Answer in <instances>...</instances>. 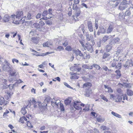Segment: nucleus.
Returning a JSON list of instances; mask_svg holds the SVG:
<instances>
[{
  "label": "nucleus",
  "mask_w": 133,
  "mask_h": 133,
  "mask_svg": "<svg viewBox=\"0 0 133 133\" xmlns=\"http://www.w3.org/2000/svg\"><path fill=\"white\" fill-rule=\"evenodd\" d=\"M12 20H13V21L12 22V23L16 24H18L19 23L18 21L15 20V19H12Z\"/></svg>",
  "instance_id": "nucleus-57"
},
{
  "label": "nucleus",
  "mask_w": 133,
  "mask_h": 133,
  "mask_svg": "<svg viewBox=\"0 0 133 133\" xmlns=\"http://www.w3.org/2000/svg\"><path fill=\"white\" fill-rule=\"evenodd\" d=\"M131 60H130L127 61L126 62L125 65H124V66L127 67L128 66H130L131 65Z\"/></svg>",
  "instance_id": "nucleus-32"
},
{
  "label": "nucleus",
  "mask_w": 133,
  "mask_h": 133,
  "mask_svg": "<svg viewBox=\"0 0 133 133\" xmlns=\"http://www.w3.org/2000/svg\"><path fill=\"white\" fill-rule=\"evenodd\" d=\"M64 85L66 86L68 88H70V89H73V88H72L70 87L68 83H67L66 82H64Z\"/></svg>",
  "instance_id": "nucleus-48"
},
{
  "label": "nucleus",
  "mask_w": 133,
  "mask_h": 133,
  "mask_svg": "<svg viewBox=\"0 0 133 133\" xmlns=\"http://www.w3.org/2000/svg\"><path fill=\"white\" fill-rule=\"evenodd\" d=\"M31 41L34 43L37 44L38 42V40L35 37H32L31 38Z\"/></svg>",
  "instance_id": "nucleus-34"
},
{
  "label": "nucleus",
  "mask_w": 133,
  "mask_h": 133,
  "mask_svg": "<svg viewBox=\"0 0 133 133\" xmlns=\"http://www.w3.org/2000/svg\"><path fill=\"white\" fill-rule=\"evenodd\" d=\"M92 65H93L94 67L98 70H99L101 68V67L99 65L95 64H93Z\"/></svg>",
  "instance_id": "nucleus-42"
},
{
  "label": "nucleus",
  "mask_w": 133,
  "mask_h": 133,
  "mask_svg": "<svg viewBox=\"0 0 133 133\" xmlns=\"http://www.w3.org/2000/svg\"><path fill=\"white\" fill-rule=\"evenodd\" d=\"M93 65L89 66V65L83 64L82 65V67L85 69H90L92 68Z\"/></svg>",
  "instance_id": "nucleus-20"
},
{
  "label": "nucleus",
  "mask_w": 133,
  "mask_h": 133,
  "mask_svg": "<svg viewBox=\"0 0 133 133\" xmlns=\"http://www.w3.org/2000/svg\"><path fill=\"white\" fill-rule=\"evenodd\" d=\"M127 94L129 96H132L133 95V91L130 89H127Z\"/></svg>",
  "instance_id": "nucleus-28"
},
{
  "label": "nucleus",
  "mask_w": 133,
  "mask_h": 133,
  "mask_svg": "<svg viewBox=\"0 0 133 133\" xmlns=\"http://www.w3.org/2000/svg\"><path fill=\"white\" fill-rule=\"evenodd\" d=\"M73 52L75 54L76 56H79L80 57L83 56V55L81 51L78 49H75L72 50Z\"/></svg>",
  "instance_id": "nucleus-7"
},
{
  "label": "nucleus",
  "mask_w": 133,
  "mask_h": 133,
  "mask_svg": "<svg viewBox=\"0 0 133 133\" xmlns=\"http://www.w3.org/2000/svg\"><path fill=\"white\" fill-rule=\"evenodd\" d=\"M115 44H117L119 42V39L118 38H116L113 39Z\"/></svg>",
  "instance_id": "nucleus-41"
},
{
  "label": "nucleus",
  "mask_w": 133,
  "mask_h": 133,
  "mask_svg": "<svg viewBox=\"0 0 133 133\" xmlns=\"http://www.w3.org/2000/svg\"><path fill=\"white\" fill-rule=\"evenodd\" d=\"M101 97L102 99H103L104 101L108 102V99L104 96L103 95L101 96Z\"/></svg>",
  "instance_id": "nucleus-54"
},
{
  "label": "nucleus",
  "mask_w": 133,
  "mask_h": 133,
  "mask_svg": "<svg viewBox=\"0 0 133 133\" xmlns=\"http://www.w3.org/2000/svg\"><path fill=\"white\" fill-rule=\"evenodd\" d=\"M122 85L124 87H125L127 88H130L131 87V85H130V84L128 83H124Z\"/></svg>",
  "instance_id": "nucleus-35"
},
{
  "label": "nucleus",
  "mask_w": 133,
  "mask_h": 133,
  "mask_svg": "<svg viewBox=\"0 0 133 133\" xmlns=\"http://www.w3.org/2000/svg\"><path fill=\"white\" fill-rule=\"evenodd\" d=\"M27 19H30L31 18V15L30 14L28 13L26 17Z\"/></svg>",
  "instance_id": "nucleus-49"
},
{
  "label": "nucleus",
  "mask_w": 133,
  "mask_h": 133,
  "mask_svg": "<svg viewBox=\"0 0 133 133\" xmlns=\"http://www.w3.org/2000/svg\"><path fill=\"white\" fill-rule=\"evenodd\" d=\"M9 63H8L6 65H3L2 68V69L4 71H7L8 72L12 70V69L9 65Z\"/></svg>",
  "instance_id": "nucleus-6"
},
{
  "label": "nucleus",
  "mask_w": 133,
  "mask_h": 133,
  "mask_svg": "<svg viewBox=\"0 0 133 133\" xmlns=\"http://www.w3.org/2000/svg\"><path fill=\"white\" fill-rule=\"evenodd\" d=\"M52 17V16H49L48 17H43L42 18H41L40 20H41L42 19H43L44 20H46L48 18V19H50V18H51Z\"/></svg>",
  "instance_id": "nucleus-43"
},
{
  "label": "nucleus",
  "mask_w": 133,
  "mask_h": 133,
  "mask_svg": "<svg viewBox=\"0 0 133 133\" xmlns=\"http://www.w3.org/2000/svg\"><path fill=\"white\" fill-rule=\"evenodd\" d=\"M109 44L110 45L113 46L115 44L114 40L112 39L111 41L110 42Z\"/></svg>",
  "instance_id": "nucleus-56"
},
{
  "label": "nucleus",
  "mask_w": 133,
  "mask_h": 133,
  "mask_svg": "<svg viewBox=\"0 0 133 133\" xmlns=\"http://www.w3.org/2000/svg\"><path fill=\"white\" fill-rule=\"evenodd\" d=\"M32 100L31 101V102L33 104H37V102L33 98H32Z\"/></svg>",
  "instance_id": "nucleus-61"
},
{
  "label": "nucleus",
  "mask_w": 133,
  "mask_h": 133,
  "mask_svg": "<svg viewBox=\"0 0 133 133\" xmlns=\"http://www.w3.org/2000/svg\"><path fill=\"white\" fill-rule=\"evenodd\" d=\"M125 15H124V14L122 13H120L119 14V18L120 20H123L124 18Z\"/></svg>",
  "instance_id": "nucleus-27"
},
{
  "label": "nucleus",
  "mask_w": 133,
  "mask_h": 133,
  "mask_svg": "<svg viewBox=\"0 0 133 133\" xmlns=\"http://www.w3.org/2000/svg\"><path fill=\"white\" fill-rule=\"evenodd\" d=\"M9 112V111L8 110H6L5 112H4L3 114V116L5 117L6 116L7 114Z\"/></svg>",
  "instance_id": "nucleus-58"
},
{
  "label": "nucleus",
  "mask_w": 133,
  "mask_h": 133,
  "mask_svg": "<svg viewBox=\"0 0 133 133\" xmlns=\"http://www.w3.org/2000/svg\"><path fill=\"white\" fill-rule=\"evenodd\" d=\"M113 29V27L111 25H110L107 29V33H110L111 32Z\"/></svg>",
  "instance_id": "nucleus-26"
},
{
  "label": "nucleus",
  "mask_w": 133,
  "mask_h": 133,
  "mask_svg": "<svg viewBox=\"0 0 133 133\" xmlns=\"http://www.w3.org/2000/svg\"><path fill=\"white\" fill-rule=\"evenodd\" d=\"M76 4H73L72 9L74 10L75 12H76V15H78L79 14L81 13V11L80 8L77 6Z\"/></svg>",
  "instance_id": "nucleus-3"
},
{
  "label": "nucleus",
  "mask_w": 133,
  "mask_h": 133,
  "mask_svg": "<svg viewBox=\"0 0 133 133\" xmlns=\"http://www.w3.org/2000/svg\"><path fill=\"white\" fill-rule=\"evenodd\" d=\"M116 73V77L117 79L119 78L121 76V71L119 70H116L115 72Z\"/></svg>",
  "instance_id": "nucleus-25"
},
{
  "label": "nucleus",
  "mask_w": 133,
  "mask_h": 133,
  "mask_svg": "<svg viewBox=\"0 0 133 133\" xmlns=\"http://www.w3.org/2000/svg\"><path fill=\"white\" fill-rule=\"evenodd\" d=\"M85 50H87L90 53H92L93 51V50L91 44H90L89 43H87L85 46L84 48Z\"/></svg>",
  "instance_id": "nucleus-2"
},
{
  "label": "nucleus",
  "mask_w": 133,
  "mask_h": 133,
  "mask_svg": "<svg viewBox=\"0 0 133 133\" xmlns=\"http://www.w3.org/2000/svg\"><path fill=\"white\" fill-rule=\"evenodd\" d=\"M65 50L67 51H71L72 50V48L70 46H67L65 48Z\"/></svg>",
  "instance_id": "nucleus-45"
},
{
  "label": "nucleus",
  "mask_w": 133,
  "mask_h": 133,
  "mask_svg": "<svg viewBox=\"0 0 133 133\" xmlns=\"http://www.w3.org/2000/svg\"><path fill=\"white\" fill-rule=\"evenodd\" d=\"M123 100H124L125 99H126V100H128V97L127 96L126 94H124V95H123Z\"/></svg>",
  "instance_id": "nucleus-59"
},
{
  "label": "nucleus",
  "mask_w": 133,
  "mask_h": 133,
  "mask_svg": "<svg viewBox=\"0 0 133 133\" xmlns=\"http://www.w3.org/2000/svg\"><path fill=\"white\" fill-rule=\"evenodd\" d=\"M16 85V83H15L12 85L9 84L8 85V87L9 88V89L11 90L14 88V87Z\"/></svg>",
  "instance_id": "nucleus-37"
},
{
  "label": "nucleus",
  "mask_w": 133,
  "mask_h": 133,
  "mask_svg": "<svg viewBox=\"0 0 133 133\" xmlns=\"http://www.w3.org/2000/svg\"><path fill=\"white\" fill-rule=\"evenodd\" d=\"M9 72H10V75L12 76L16 77L18 76V72L15 70L12 69Z\"/></svg>",
  "instance_id": "nucleus-5"
},
{
  "label": "nucleus",
  "mask_w": 133,
  "mask_h": 133,
  "mask_svg": "<svg viewBox=\"0 0 133 133\" xmlns=\"http://www.w3.org/2000/svg\"><path fill=\"white\" fill-rule=\"evenodd\" d=\"M110 98L111 99H115L116 98V97L115 96H114V95L112 94H110Z\"/></svg>",
  "instance_id": "nucleus-55"
},
{
  "label": "nucleus",
  "mask_w": 133,
  "mask_h": 133,
  "mask_svg": "<svg viewBox=\"0 0 133 133\" xmlns=\"http://www.w3.org/2000/svg\"><path fill=\"white\" fill-rule=\"evenodd\" d=\"M5 101L4 98L3 97H1L0 98V104L1 105L4 104Z\"/></svg>",
  "instance_id": "nucleus-38"
},
{
  "label": "nucleus",
  "mask_w": 133,
  "mask_h": 133,
  "mask_svg": "<svg viewBox=\"0 0 133 133\" xmlns=\"http://www.w3.org/2000/svg\"><path fill=\"white\" fill-rule=\"evenodd\" d=\"M103 59H105L106 60H108L111 58L110 54L108 53H105L102 57Z\"/></svg>",
  "instance_id": "nucleus-9"
},
{
  "label": "nucleus",
  "mask_w": 133,
  "mask_h": 133,
  "mask_svg": "<svg viewBox=\"0 0 133 133\" xmlns=\"http://www.w3.org/2000/svg\"><path fill=\"white\" fill-rule=\"evenodd\" d=\"M111 49V46L109 45H107L105 48L106 51L109 52Z\"/></svg>",
  "instance_id": "nucleus-33"
},
{
  "label": "nucleus",
  "mask_w": 133,
  "mask_h": 133,
  "mask_svg": "<svg viewBox=\"0 0 133 133\" xmlns=\"http://www.w3.org/2000/svg\"><path fill=\"white\" fill-rule=\"evenodd\" d=\"M2 82L4 84L6 85H7V81L5 79H3L2 80Z\"/></svg>",
  "instance_id": "nucleus-52"
},
{
  "label": "nucleus",
  "mask_w": 133,
  "mask_h": 133,
  "mask_svg": "<svg viewBox=\"0 0 133 133\" xmlns=\"http://www.w3.org/2000/svg\"><path fill=\"white\" fill-rule=\"evenodd\" d=\"M51 99L49 97H47L45 99V101H46L47 103H49L51 101Z\"/></svg>",
  "instance_id": "nucleus-44"
},
{
  "label": "nucleus",
  "mask_w": 133,
  "mask_h": 133,
  "mask_svg": "<svg viewBox=\"0 0 133 133\" xmlns=\"http://www.w3.org/2000/svg\"><path fill=\"white\" fill-rule=\"evenodd\" d=\"M81 13H80L78 15L76 14V12H75V14L73 16V19L75 21H77L78 20V17H79Z\"/></svg>",
  "instance_id": "nucleus-22"
},
{
  "label": "nucleus",
  "mask_w": 133,
  "mask_h": 133,
  "mask_svg": "<svg viewBox=\"0 0 133 133\" xmlns=\"http://www.w3.org/2000/svg\"><path fill=\"white\" fill-rule=\"evenodd\" d=\"M104 87L105 88V89H106L105 90V91L106 92H113V90L110 87L107 86H106L105 85H104Z\"/></svg>",
  "instance_id": "nucleus-15"
},
{
  "label": "nucleus",
  "mask_w": 133,
  "mask_h": 133,
  "mask_svg": "<svg viewBox=\"0 0 133 133\" xmlns=\"http://www.w3.org/2000/svg\"><path fill=\"white\" fill-rule=\"evenodd\" d=\"M71 101V98H69L65 100L64 103L66 105H67L70 104Z\"/></svg>",
  "instance_id": "nucleus-24"
},
{
  "label": "nucleus",
  "mask_w": 133,
  "mask_h": 133,
  "mask_svg": "<svg viewBox=\"0 0 133 133\" xmlns=\"http://www.w3.org/2000/svg\"><path fill=\"white\" fill-rule=\"evenodd\" d=\"M48 11H43L42 14V15L43 16H45L47 15L48 14Z\"/></svg>",
  "instance_id": "nucleus-51"
},
{
  "label": "nucleus",
  "mask_w": 133,
  "mask_h": 133,
  "mask_svg": "<svg viewBox=\"0 0 133 133\" xmlns=\"http://www.w3.org/2000/svg\"><path fill=\"white\" fill-rule=\"evenodd\" d=\"M106 29L103 27H101L99 29L97 32V34L98 35H100V33L104 34L105 32Z\"/></svg>",
  "instance_id": "nucleus-11"
},
{
  "label": "nucleus",
  "mask_w": 133,
  "mask_h": 133,
  "mask_svg": "<svg viewBox=\"0 0 133 133\" xmlns=\"http://www.w3.org/2000/svg\"><path fill=\"white\" fill-rule=\"evenodd\" d=\"M88 26L89 31L90 32H92L93 31L92 25L91 22L89 21L87 22Z\"/></svg>",
  "instance_id": "nucleus-12"
},
{
  "label": "nucleus",
  "mask_w": 133,
  "mask_h": 133,
  "mask_svg": "<svg viewBox=\"0 0 133 133\" xmlns=\"http://www.w3.org/2000/svg\"><path fill=\"white\" fill-rule=\"evenodd\" d=\"M74 4H78L79 2V0H74Z\"/></svg>",
  "instance_id": "nucleus-62"
},
{
  "label": "nucleus",
  "mask_w": 133,
  "mask_h": 133,
  "mask_svg": "<svg viewBox=\"0 0 133 133\" xmlns=\"http://www.w3.org/2000/svg\"><path fill=\"white\" fill-rule=\"evenodd\" d=\"M111 114L112 115L116 117L120 118H122L121 115L114 111H112L111 112Z\"/></svg>",
  "instance_id": "nucleus-23"
},
{
  "label": "nucleus",
  "mask_w": 133,
  "mask_h": 133,
  "mask_svg": "<svg viewBox=\"0 0 133 133\" xmlns=\"http://www.w3.org/2000/svg\"><path fill=\"white\" fill-rule=\"evenodd\" d=\"M58 101L57 100L56 101H53V99L52 100V101H51V104L52 105H56L57 106H58Z\"/></svg>",
  "instance_id": "nucleus-36"
},
{
  "label": "nucleus",
  "mask_w": 133,
  "mask_h": 133,
  "mask_svg": "<svg viewBox=\"0 0 133 133\" xmlns=\"http://www.w3.org/2000/svg\"><path fill=\"white\" fill-rule=\"evenodd\" d=\"M79 102L78 101H75L74 103V104H73V107L75 108L77 110H81L82 109L79 106L77 103H78Z\"/></svg>",
  "instance_id": "nucleus-10"
},
{
  "label": "nucleus",
  "mask_w": 133,
  "mask_h": 133,
  "mask_svg": "<svg viewBox=\"0 0 133 133\" xmlns=\"http://www.w3.org/2000/svg\"><path fill=\"white\" fill-rule=\"evenodd\" d=\"M23 13L22 11H19L16 13V18H19L22 16Z\"/></svg>",
  "instance_id": "nucleus-16"
},
{
  "label": "nucleus",
  "mask_w": 133,
  "mask_h": 133,
  "mask_svg": "<svg viewBox=\"0 0 133 133\" xmlns=\"http://www.w3.org/2000/svg\"><path fill=\"white\" fill-rule=\"evenodd\" d=\"M52 45V43L51 42L47 41L46 42L44 43L43 44V46L44 47H49Z\"/></svg>",
  "instance_id": "nucleus-14"
},
{
  "label": "nucleus",
  "mask_w": 133,
  "mask_h": 133,
  "mask_svg": "<svg viewBox=\"0 0 133 133\" xmlns=\"http://www.w3.org/2000/svg\"><path fill=\"white\" fill-rule=\"evenodd\" d=\"M59 103L60 104V109L62 111H63L64 110V108L63 105V104L61 103V102L58 101V103Z\"/></svg>",
  "instance_id": "nucleus-29"
},
{
  "label": "nucleus",
  "mask_w": 133,
  "mask_h": 133,
  "mask_svg": "<svg viewBox=\"0 0 133 133\" xmlns=\"http://www.w3.org/2000/svg\"><path fill=\"white\" fill-rule=\"evenodd\" d=\"M94 133H99V131H98L97 129H94Z\"/></svg>",
  "instance_id": "nucleus-64"
},
{
  "label": "nucleus",
  "mask_w": 133,
  "mask_h": 133,
  "mask_svg": "<svg viewBox=\"0 0 133 133\" xmlns=\"http://www.w3.org/2000/svg\"><path fill=\"white\" fill-rule=\"evenodd\" d=\"M132 10L131 9H130L129 8L126 11L125 13V16H129L131 14V11Z\"/></svg>",
  "instance_id": "nucleus-19"
},
{
  "label": "nucleus",
  "mask_w": 133,
  "mask_h": 133,
  "mask_svg": "<svg viewBox=\"0 0 133 133\" xmlns=\"http://www.w3.org/2000/svg\"><path fill=\"white\" fill-rule=\"evenodd\" d=\"M10 19L9 16L8 15H5L3 18L2 21L4 23H8L9 22Z\"/></svg>",
  "instance_id": "nucleus-8"
},
{
  "label": "nucleus",
  "mask_w": 133,
  "mask_h": 133,
  "mask_svg": "<svg viewBox=\"0 0 133 133\" xmlns=\"http://www.w3.org/2000/svg\"><path fill=\"white\" fill-rule=\"evenodd\" d=\"M31 50L32 52H34V54H33L34 55H36L37 56L38 55H37V54L38 53L36 51H35L34 50H32V49H31Z\"/></svg>",
  "instance_id": "nucleus-60"
},
{
  "label": "nucleus",
  "mask_w": 133,
  "mask_h": 133,
  "mask_svg": "<svg viewBox=\"0 0 133 133\" xmlns=\"http://www.w3.org/2000/svg\"><path fill=\"white\" fill-rule=\"evenodd\" d=\"M24 118L23 117H20L19 120V122H21L22 123H24Z\"/></svg>",
  "instance_id": "nucleus-47"
},
{
  "label": "nucleus",
  "mask_w": 133,
  "mask_h": 133,
  "mask_svg": "<svg viewBox=\"0 0 133 133\" xmlns=\"http://www.w3.org/2000/svg\"><path fill=\"white\" fill-rule=\"evenodd\" d=\"M91 85H92L91 83L87 82L83 84V88H89L91 87Z\"/></svg>",
  "instance_id": "nucleus-18"
},
{
  "label": "nucleus",
  "mask_w": 133,
  "mask_h": 133,
  "mask_svg": "<svg viewBox=\"0 0 133 133\" xmlns=\"http://www.w3.org/2000/svg\"><path fill=\"white\" fill-rule=\"evenodd\" d=\"M127 7V5L125 2V1H124L122 2L119 6V9L120 10H123Z\"/></svg>",
  "instance_id": "nucleus-4"
},
{
  "label": "nucleus",
  "mask_w": 133,
  "mask_h": 133,
  "mask_svg": "<svg viewBox=\"0 0 133 133\" xmlns=\"http://www.w3.org/2000/svg\"><path fill=\"white\" fill-rule=\"evenodd\" d=\"M79 28H81L84 34H85L86 37V39L88 41H90L92 43L93 45L95 43L94 40L93 36L91 34H89L88 32H84V24H82L79 27Z\"/></svg>",
  "instance_id": "nucleus-1"
},
{
  "label": "nucleus",
  "mask_w": 133,
  "mask_h": 133,
  "mask_svg": "<svg viewBox=\"0 0 133 133\" xmlns=\"http://www.w3.org/2000/svg\"><path fill=\"white\" fill-rule=\"evenodd\" d=\"M45 23L48 25H51L52 24V22L51 21H49L48 20H46L45 22Z\"/></svg>",
  "instance_id": "nucleus-50"
},
{
  "label": "nucleus",
  "mask_w": 133,
  "mask_h": 133,
  "mask_svg": "<svg viewBox=\"0 0 133 133\" xmlns=\"http://www.w3.org/2000/svg\"><path fill=\"white\" fill-rule=\"evenodd\" d=\"M117 65L116 64L115 66V68L118 70H119L121 68L122 64L120 63H119L118 62L117 63Z\"/></svg>",
  "instance_id": "nucleus-31"
},
{
  "label": "nucleus",
  "mask_w": 133,
  "mask_h": 133,
  "mask_svg": "<svg viewBox=\"0 0 133 133\" xmlns=\"http://www.w3.org/2000/svg\"><path fill=\"white\" fill-rule=\"evenodd\" d=\"M101 128L103 130H106L108 129L106 126L104 125H102L101 127Z\"/></svg>",
  "instance_id": "nucleus-46"
},
{
  "label": "nucleus",
  "mask_w": 133,
  "mask_h": 133,
  "mask_svg": "<svg viewBox=\"0 0 133 133\" xmlns=\"http://www.w3.org/2000/svg\"><path fill=\"white\" fill-rule=\"evenodd\" d=\"M37 104L39 107H41L42 106V103L40 101L38 102L37 103Z\"/></svg>",
  "instance_id": "nucleus-63"
},
{
  "label": "nucleus",
  "mask_w": 133,
  "mask_h": 133,
  "mask_svg": "<svg viewBox=\"0 0 133 133\" xmlns=\"http://www.w3.org/2000/svg\"><path fill=\"white\" fill-rule=\"evenodd\" d=\"M79 74L77 73H72L71 75H73L72 76H71L70 78L71 79H77L78 78V76H77L78 75H79Z\"/></svg>",
  "instance_id": "nucleus-17"
},
{
  "label": "nucleus",
  "mask_w": 133,
  "mask_h": 133,
  "mask_svg": "<svg viewBox=\"0 0 133 133\" xmlns=\"http://www.w3.org/2000/svg\"><path fill=\"white\" fill-rule=\"evenodd\" d=\"M118 62V60L115 59H114L113 61H111L110 62L111 66L112 67H115Z\"/></svg>",
  "instance_id": "nucleus-13"
},
{
  "label": "nucleus",
  "mask_w": 133,
  "mask_h": 133,
  "mask_svg": "<svg viewBox=\"0 0 133 133\" xmlns=\"http://www.w3.org/2000/svg\"><path fill=\"white\" fill-rule=\"evenodd\" d=\"M109 39V36L107 35L104 36L103 38L102 41L104 42L107 41Z\"/></svg>",
  "instance_id": "nucleus-30"
},
{
  "label": "nucleus",
  "mask_w": 133,
  "mask_h": 133,
  "mask_svg": "<svg viewBox=\"0 0 133 133\" xmlns=\"http://www.w3.org/2000/svg\"><path fill=\"white\" fill-rule=\"evenodd\" d=\"M45 24V23L42 21H40L39 23V25L41 26H43Z\"/></svg>",
  "instance_id": "nucleus-53"
},
{
  "label": "nucleus",
  "mask_w": 133,
  "mask_h": 133,
  "mask_svg": "<svg viewBox=\"0 0 133 133\" xmlns=\"http://www.w3.org/2000/svg\"><path fill=\"white\" fill-rule=\"evenodd\" d=\"M97 121L98 122H103L104 121V119H102L101 117H99L96 118Z\"/></svg>",
  "instance_id": "nucleus-40"
},
{
  "label": "nucleus",
  "mask_w": 133,
  "mask_h": 133,
  "mask_svg": "<svg viewBox=\"0 0 133 133\" xmlns=\"http://www.w3.org/2000/svg\"><path fill=\"white\" fill-rule=\"evenodd\" d=\"M27 109V107H25L21 109V112L22 114L24 115L26 113V109Z\"/></svg>",
  "instance_id": "nucleus-21"
},
{
  "label": "nucleus",
  "mask_w": 133,
  "mask_h": 133,
  "mask_svg": "<svg viewBox=\"0 0 133 133\" xmlns=\"http://www.w3.org/2000/svg\"><path fill=\"white\" fill-rule=\"evenodd\" d=\"M26 123L27 126L28 127V128L30 129H31L33 127V126L31 125V123L29 121H27Z\"/></svg>",
  "instance_id": "nucleus-39"
}]
</instances>
